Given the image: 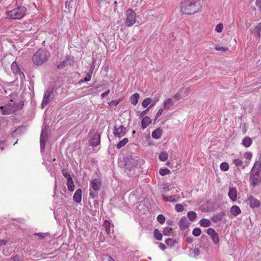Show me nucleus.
<instances>
[{"label":"nucleus","mask_w":261,"mask_h":261,"mask_svg":"<svg viewBox=\"0 0 261 261\" xmlns=\"http://www.w3.org/2000/svg\"><path fill=\"white\" fill-rule=\"evenodd\" d=\"M250 180L251 185H252L253 186L258 185L260 182V179L258 178V177H256L253 174L250 175Z\"/></svg>","instance_id":"4be33fe9"},{"label":"nucleus","mask_w":261,"mask_h":261,"mask_svg":"<svg viewBox=\"0 0 261 261\" xmlns=\"http://www.w3.org/2000/svg\"><path fill=\"white\" fill-rule=\"evenodd\" d=\"M151 122V119L148 116H145L141 121V125L143 129L146 128Z\"/></svg>","instance_id":"f3484780"},{"label":"nucleus","mask_w":261,"mask_h":261,"mask_svg":"<svg viewBox=\"0 0 261 261\" xmlns=\"http://www.w3.org/2000/svg\"><path fill=\"white\" fill-rule=\"evenodd\" d=\"M162 129L158 128L153 131L152 133V137L155 139H159L162 136Z\"/></svg>","instance_id":"a211bd4d"},{"label":"nucleus","mask_w":261,"mask_h":261,"mask_svg":"<svg viewBox=\"0 0 261 261\" xmlns=\"http://www.w3.org/2000/svg\"><path fill=\"white\" fill-rule=\"evenodd\" d=\"M67 186L69 191H73L74 190V185L72 178L67 180Z\"/></svg>","instance_id":"c756f323"},{"label":"nucleus","mask_w":261,"mask_h":261,"mask_svg":"<svg viewBox=\"0 0 261 261\" xmlns=\"http://www.w3.org/2000/svg\"><path fill=\"white\" fill-rule=\"evenodd\" d=\"M157 220L161 224H163L165 221V217L164 215L160 214L157 217Z\"/></svg>","instance_id":"37998d69"},{"label":"nucleus","mask_w":261,"mask_h":261,"mask_svg":"<svg viewBox=\"0 0 261 261\" xmlns=\"http://www.w3.org/2000/svg\"><path fill=\"white\" fill-rule=\"evenodd\" d=\"M101 185V182L99 179L95 178L91 181L89 195L91 198H95L98 196V191Z\"/></svg>","instance_id":"20e7f679"},{"label":"nucleus","mask_w":261,"mask_h":261,"mask_svg":"<svg viewBox=\"0 0 261 261\" xmlns=\"http://www.w3.org/2000/svg\"><path fill=\"white\" fill-rule=\"evenodd\" d=\"M206 232L208 234H209L211 237L212 235H213L216 232L214 229H213L212 228H210L206 230Z\"/></svg>","instance_id":"de8ad7c7"},{"label":"nucleus","mask_w":261,"mask_h":261,"mask_svg":"<svg viewBox=\"0 0 261 261\" xmlns=\"http://www.w3.org/2000/svg\"><path fill=\"white\" fill-rule=\"evenodd\" d=\"M35 234L37 236H38L40 237V238H41V239L43 238V234L42 233H36Z\"/></svg>","instance_id":"69168bd1"},{"label":"nucleus","mask_w":261,"mask_h":261,"mask_svg":"<svg viewBox=\"0 0 261 261\" xmlns=\"http://www.w3.org/2000/svg\"><path fill=\"white\" fill-rule=\"evenodd\" d=\"M53 98V91L52 89H47L44 95V97L41 103V108L43 109Z\"/></svg>","instance_id":"6e6552de"},{"label":"nucleus","mask_w":261,"mask_h":261,"mask_svg":"<svg viewBox=\"0 0 261 261\" xmlns=\"http://www.w3.org/2000/svg\"><path fill=\"white\" fill-rule=\"evenodd\" d=\"M128 142V139L127 138H125L123 139L121 141H120L116 146L117 149H119L121 148L122 147L125 146Z\"/></svg>","instance_id":"bb28decb"},{"label":"nucleus","mask_w":261,"mask_h":261,"mask_svg":"<svg viewBox=\"0 0 261 261\" xmlns=\"http://www.w3.org/2000/svg\"><path fill=\"white\" fill-rule=\"evenodd\" d=\"M149 109V108H148L147 109L142 111L141 113V115H140V117H143L146 114V112H147V111Z\"/></svg>","instance_id":"680f3d73"},{"label":"nucleus","mask_w":261,"mask_h":261,"mask_svg":"<svg viewBox=\"0 0 261 261\" xmlns=\"http://www.w3.org/2000/svg\"><path fill=\"white\" fill-rule=\"evenodd\" d=\"M140 95L138 93H136L132 95L130 97V100L132 104L136 105L138 102Z\"/></svg>","instance_id":"412c9836"},{"label":"nucleus","mask_w":261,"mask_h":261,"mask_svg":"<svg viewBox=\"0 0 261 261\" xmlns=\"http://www.w3.org/2000/svg\"><path fill=\"white\" fill-rule=\"evenodd\" d=\"M109 93H110V90H108V91L102 93L101 94V97L103 98V97H106L107 95H108Z\"/></svg>","instance_id":"4d7b16f0"},{"label":"nucleus","mask_w":261,"mask_h":261,"mask_svg":"<svg viewBox=\"0 0 261 261\" xmlns=\"http://www.w3.org/2000/svg\"><path fill=\"white\" fill-rule=\"evenodd\" d=\"M199 223L201 226L203 227H208L211 225V222L209 219H201Z\"/></svg>","instance_id":"a878e982"},{"label":"nucleus","mask_w":261,"mask_h":261,"mask_svg":"<svg viewBox=\"0 0 261 261\" xmlns=\"http://www.w3.org/2000/svg\"><path fill=\"white\" fill-rule=\"evenodd\" d=\"M100 136L98 134H94L89 140L90 145L95 146L100 143Z\"/></svg>","instance_id":"9b49d317"},{"label":"nucleus","mask_w":261,"mask_h":261,"mask_svg":"<svg viewBox=\"0 0 261 261\" xmlns=\"http://www.w3.org/2000/svg\"><path fill=\"white\" fill-rule=\"evenodd\" d=\"M7 146L6 141H0V149L2 150Z\"/></svg>","instance_id":"09e8293b"},{"label":"nucleus","mask_w":261,"mask_h":261,"mask_svg":"<svg viewBox=\"0 0 261 261\" xmlns=\"http://www.w3.org/2000/svg\"><path fill=\"white\" fill-rule=\"evenodd\" d=\"M174 98H175L177 100L179 99V94L178 93H176L175 96Z\"/></svg>","instance_id":"338daca9"},{"label":"nucleus","mask_w":261,"mask_h":261,"mask_svg":"<svg viewBox=\"0 0 261 261\" xmlns=\"http://www.w3.org/2000/svg\"><path fill=\"white\" fill-rule=\"evenodd\" d=\"M169 197V202H175L178 201V200L180 198L179 196H176V195L170 196Z\"/></svg>","instance_id":"ea45409f"},{"label":"nucleus","mask_w":261,"mask_h":261,"mask_svg":"<svg viewBox=\"0 0 261 261\" xmlns=\"http://www.w3.org/2000/svg\"><path fill=\"white\" fill-rule=\"evenodd\" d=\"M256 28L259 31H261V22L257 24Z\"/></svg>","instance_id":"0e129e2a"},{"label":"nucleus","mask_w":261,"mask_h":261,"mask_svg":"<svg viewBox=\"0 0 261 261\" xmlns=\"http://www.w3.org/2000/svg\"><path fill=\"white\" fill-rule=\"evenodd\" d=\"M203 0H184L180 5L182 13L191 15L198 12L201 8Z\"/></svg>","instance_id":"f257e3e1"},{"label":"nucleus","mask_w":261,"mask_h":261,"mask_svg":"<svg viewBox=\"0 0 261 261\" xmlns=\"http://www.w3.org/2000/svg\"><path fill=\"white\" fill-rule=\"evenodd\" d=\"M92 72H89L87 75L85 77V81L86 82H88L89 81H90L91 80V75H92Z\"/></svg>","instance_id":"603ef678"},{"label":"nucleus","mask_w":261,"mask_h":261,"mask_svg":"<svg viewBox=\"0 0 261 261\" xmlns=\"http://www.w3.org/2000/svg\"><path fill=\"white\" fill-rule=\"evenodd\" d=\"M49 57V53L45 49H39L33 56V63L37 65H41L46 62Z\"/></svg>","instance_id":"7ed1b4c3"},{"label":"nucleus","mask_w":261,"mask_h":261,"mask_svg":"<svg viewBox=\"0 0 261 261\" xmlns=\"http://www.w3.org/2000/svg\"><path fill=\"white\" fill-rule=\"evenodd\" d=\"M230 212L232 215L234 216L239 215L241 213V211L240 207L237 205H233L230 208Z\"/></svg>","instance_id":"6ab92c4d"},{"label":"nucleus","mask_w":261,"mask_h":261,"mask_svg":"<svg viewBox=\"0 0 261 261\" xmlns=\"http://www.w3.org/2000/svg\"><path fill=\"white\" fill-rule=\"evenodd\" d=\"M155 103V101H152V102L150 103V104H151V105H150V106H149V109H150L151 107H153V106H154Z\"/></svg>","instance_id":"774afa93"},{"label":"nucleus","mask_w":261,"mask_h":261,"mask_svg":"<svg viewBox=\"0 0 261 261\" xmlns=\"http://www.w3.org/2000/svg\"><path fill=\"white\" fill-rule=\"evenodd\" d=\"M170 173V171L167 168L161 169L160 170V174L162 176L165 175L166 174H168Z\"/></svg>","instance_id":"a19ab883"},{"label":"nucleus","mask_w":261,"mask_h":261,"mask_svg":"<svg viewBox=\"0 0 261 261\" xmlns=\"http://www.w3.org/2000/svg\"><path fill=\"white\" fill-rule=\"evenodd\" d=\"M152 101V100L150 98H145L142 102V106L144 108H146L149 104L151 103Z\"/></svg>","instance_id":"f704fd0d"},{"label":"nucleus","mask_w":261,"mask_h":261,"mask_svg":"<svg viewBox=\"0 0 261 261\" xmlns=\"http://www.w3.org/2000/svg\"><path fill=\"white\" fill-rule=\"evenodd\" d=\"M17 109V106L12 101L5 106H1L0 109L2 112V115H10L15 112Z\"/></svg>","instance_id":"0eeeda50"},{"label":"nucleus","mask_w":261,"mask_h":261,"mask_svg":"<svg viewBox=\"0 0 261 261\" xmlns=\"http://www.w3.org/2000/svg\"><path fill=\"white\" fill-rule=\"evenodd\" d=\"M174 101L171 98L166 99L164 102V108L166 110H168L174 104Z\"/></svg>","instance_id":"aec40b11"},{"label":"nucleus","mask_w":261,"mask_h":261,"mask_svg":"<svg viewBox=\"0 0 261 261\" xmlns=\"http://www.w3.org/2000/svg\"><path fill=\"white\" fill-rule=\"evenodd\" d=\"M175 242V241L172 239H168L165 241L166 244L170 247L173 246Z\"/></svg>","instance_id":"4c0bfd02"},{"label":"nucleus","mask_w":261,"mask_h":261,"mask_svg":"<svg viewBox=\"0 0 261 261\" xmlns=\"http://www.w3.org/2000/svg\"><path fill=\"white\" fill-rule=\"evenodd\" d=\"M126 17L125 25L127 27H131L134 25L136 21V14L134 10L128 9L125 12Z\"/></svg>","instance_id":"423d86ee"},{"label":"nucleus","mask_w":261,"mask_h":261,"mask_svg":"<svg viewBox=\"0 0 261 261\" xmlns=\"http://www.w3.org/2000/svg\"><path fill=\"white\" fill-rule=\"evenodd\" d=\"M139 158L137 156H127L125 160V168L129 171L134 169L138 165Z\"/></svg>","instance_id":"39448f33"},{"label":"nucleus","mask_w":261,"mask_h":261,"mask_svg":"<svg viewBox=\"0 0 261 261\" xmlns=\"http://www.w3.org/2000/svg\"><path fill=\"white\" fill-rule=\"evenodd\" d=\"M62 174L64 177H65L67 179V180L68 179H71V177L69 174L66 170L63 169L62 170Z\"/></svg>","instance_id":"c03bdc74"},{"label":"nucleus","mask_w":261,"mask_h":261,"mask_svg":"<svg viewBox=\"0 0 261 261\" xmlns=\"http://www.w3.org/2000/svg\"><path fill=\"white\" fill-rule=\"evenodd\" d=\"M261 168V163L259 161L255 162L253 168L252 169V172L255 173L256 176H258L259 171Z\"/></svg>","instance_id":"dca6fc26"},{"label":"nucleus","mask_w":261,"mask_h":261,"mask_svg":"<svg viewBox=\"0 0 261 261\" xmlns=\"http://www.w3.org/2000/svg\"><path fill=\"white\" fill-rule=\"evenodd\" d=\"M73 200L76 202H80L82 200V190L78 189L76 190L73 197Z\"/></svg>","instance_id":"2eb2a0df"},{"label":"nucleus","mask_w":261,"mask_h":261,"mask_svg":"<svg viewBox=\"0 0 261 261\" xmlns=\"http://www.w3.org/2000/svg\"><path fill=\"white\" fill-rule=\"evenodd\" d=\"M154 236L155 238L158 240H161L163 238L162 233L157 229L154 230Z\"/></svg>","instance_id":"2f4dec72"},{"label":"nucleus","mask_w":261,"mask_h":261,"mask_svg":"<svg viewBox=\"0 0 261 261\" xmlns=\"http://www.w3.org/2000/svg\"><path fill=\"white\" fill-rule=\"evenodd\" d=\"M212 239L213 242L217 244L219 242V239L218 237V233L217 232L215 233L211 237Z\"/></svg>","instance_id":"e433bc0d"},{"label":"nucleus","mask_w":261,"mask_h":261,"mask_svg":"<svg viewBox=\"0 0 261 261\" xmlns=\"http://www.w3.org/2000/svg\"><path fill=\"white\" fill-rule=\"evenodd\" d=\"M179 226L181 229L184 230L188 227L189 223L185 217H182L179 221Z\"/></svg>","instance_id":"4468645a"},{"label":"nucleus","mask_w":261,"mask_h":261,"mask_svg":"<svg viewBox=\"0 0 261 261\" xmlns=\"http://www.w3.org/2000/svg\"><path fill=\"white\" fill-rule=\"evenodd\" d=\"M163 112V109H160L159 110V111L157 112L156 116H155V119H156L158 117H159L162 115Z\"/></svg>","instance_id":"864d4df0"},{"label":"nucleus","mask_w":261,"mask_h":261,"mask_svg":"<svg viewBox=\"0 0 261 261\" xmlns=\"http://www.w3.org/2000/svg\"><path fill=\"white\" fill-rule=\"evenodd\" d=\"M126 128L123 125H120L118 128L116 126L114 127L113 129V134L115 137L121 138L125 134Z\"/></svg>","instance_id":"9d476101"},{"label":"nucleus","mask_w":261,"mask_h":261,"mask_svg":"<svg viewBox=\"0 0 261 261\" xmlns=\"http://www.w3.org/2000/svg\"><path fill=\"white\" fill-rule=\"evenodd\" d=\"M228 196L231 200L235 201L237 198V190L234 188H230L228 192Z\"/></svg>","instance_id":"ddd939ff"},{"label":"nucleus","mask_w":261,"mask_h":261,"mask_svg":"<svg viewBox=\"0 0 261 261\" xmlns=\"http://www.w3.org/2000/svg\"><path fill=\"white\" fill-rule=\"evenodd\" d=\"M220 168L222 171H227L229 169V165L226 162H223L221 164Z\"/></svg>","instance_id":"72a5a7b5"},{"label":"nucleus","mask_w":261,"mask_h":261,"mask_svg":"<svg viewBox=\"0 0 261 261\" xmlns=\"http://www.w3.org/2000/svg\"><path fill=\"white\" fill-rule=\"evenodd\" d=\"M159 158L160 161L165 162L167 161L168 158V154L167 152H162L160 153Z\"/></svg>","instance_id":"c85d7f7f"},{"label":"nucleus","mask_w":261,"mask_h":261,"mask_svg":"<svg viewBox=\"0 0 261 261\" xmlns=\"http://www.w3.org/2000/svg\"><path fill=\"white\" fill-rule=\"evenodd\" d=\"M215 49L218 51H225L228 50V48L224 47L216 46Z\"/></svg>","instance_id":"8fccbe9b"},{"label":"nucleus","mask_w":261,"mask_h":261,"mask_svg":"<svg viewBox=\"0 0 261 261\" xmlns=\"http://www.w3.org/2000/svg\"><path fill=\"white\" fill-rule=\"evenodd\" d=\"M255 4L258 8L261 11V0H256Z\"/></svg>","instance_id":"5fc2aeb1"},{"label":"nucleus","mask_w":261,"mask_h":261,"mask_svg":"<svg viewBox=\"0 0 261 261\" xmlns=\"http://www.w3.org/2000/svg\"><path fill=\"white\" fill-rule=\"evenodd\" d=\"M197 216L196 213L194 211H190L188 213L187 217L191 221L195 220Z\"/></svg>","instance_id":"7c9ffc66"},{"label":"nucleus","mask_w":261,"mask_h":261,"mask_svg":"<svg viewBox=\"0 0 261 261\" xmlns=\"http://www.w3.org/2000/svg\"><path fill=\"white\" fill-rule=\"evenodd\" d=\"M27 12V8L24 6H18L17 7L6 12V16L11 19H20L24 17Z\"/></svg>","instance_id":"f03ea898"},{"label":"nucleus","mask_w":261,"mask_h":261,"mask_svg":"<svg viewBox=\"0 0 261 261\" xmlns=\"http://www.w3.org/2000/svg\"><path fill=\"white\" fill-rule=\"evenodd\" d=\"M166 223H167V224H168L169 225H174V222L172 220H168Z\"/></svg>","instance_id":"e2e57ef3"},{"label":"nucleus","mask_w":261,"mask_h":261,"mask_svg":"<svg viewBox=\"0 0 261 261\" xmlns=\"http://www.w3.org/2000/svg\"><path fill=\"white\" fill-rule=\"evenodd\" d=\"M249 200V204L251 207L254 208V207H259L260 205V201L257 200V199L250 196L249 198L248 199Z\"/></svg>","instance_id":"f8f14e48"},{"label":"nucleus","mask_w":261,"mask_h":261,"mask_svg":"<svg viewBox=\"0 0 261 261\" xmlns=\"http://www.w3.org/2000/svg\"><path fill=\"white\" fill-rule=\"evenodd\" d=\"M175 209L177 212H181L184 211V206L181 204H176Z\"/></svg>","instance_id":"79ce46f5"},{"label":"nucleus","mask_w":261,"mask_h":261,"mask_svg":"<svg viewBox=\"0 0 261 261\" xmlns=\"http://www.w3.org/2000/svg\"><path fill=\"white\" fill-rule=\"evenodd\" d=\"M105 230L108 234L110 233V223L108 221H105Z\"/></svg>","instance_id":"c9c22d12"},{"label":"nucleus","mask_w":261,"mask_h":261,"mask_svg":"<svg viewBox=\"0 0 261 261\" xmlns=\"http://www.w3.org/2000/svg\"><path fill=\"white\" fill-rule=\"evenodd\" d=\"M199 252V250L198 248H195L193 250V253L196 255H198Z\"/></svg>","instance_id":"052dcab7"},{"label":"nucleus","mask_w":261,"mask_h":261,"mask_svg":"<svg viewBox=\"0 0 261 261\" xmlns=\"http://www.w3.org/2000/svg\"><path fill=\"white\" fill-rule=\"evenodd\" d=\"M192 234L195 237H198L201 234V229L199 228H195L192 231Z\"/></svg>","instance_id":"58836bf2"},{"label":"nucleus","mask_w":261,"mask_h":261,"mask_svg":"<svg viewBox=\"0 0 261 261\" xmlns=\"http://www.w3.org/2000/svg\"><path fill=\"white\" fill-rule=\"evenodd\" d=\"M173 231V228L172 227H167L164 228L163 233L165 236L170 235Z\"/></svg>","instance_id":"473e14b6"},{"label":"nucleus","mask_w":261,"mask_h":261,"mask_svg":"<svg viewBox=\"0 0 261 261\" xmlns=\"http://www.w3.org/2000/svg\"><path fill=\"white\" fill-rule=\"evenodd\" d=\"M44 131V129H42L40 139V149L42 151H43L45 148V138L43 136Z\"/></svg>","instance_id":"5701e85b"},{"label":"nucleus","mask_w":261,"mask_h":261,"mask_svg":"<svg viewBox=\"0 0 261 261\" xmlns=\"http://www.w3.org/2000/svg\"><path fill=\"white\" fill-rule=\"evenodd\" d=\"M11 69L14 73H20V70L19 68L17 63L16 62H13L11 65Z\"/></svg>","instance_id":"cd10ccee"},{"label":"nucleus","mask_w":261,"mask_h":261,"mask_svg":"<svg viewBox=\"0 0 261 261\" xmlns=\"http://www.w3.org/2000/svg\"><path fill=\"white\" fill-rule=\"evenodd\" d=\"M159 247L162 250H165L166 249V246L164 244L160 243Z\"/></svg>","instance_id":"13d9d810"},{"label":"nucleus","mask_w":261,"mask_h":261,"mask_svg":"<svg viewBox=\"0 0 261 261\" xmlns=\"http://www.w3.org/2000/svg\"><path fill=\"white\" fill-rule=\"evenodd\" d=\"M8 241L6 240H0V246H5Z\"/></svg>","instance_id":"6e6d98bb"},{"label":"nucleus","mask_w":261,"mask_h":261,"mask_svg":"<svg viewBox=\"0 0 261 261\" xmlns=\"http://www.w3.org/2000/svg\"><path fill=\"white\" fill-rule=\"evenodd\" d=\"M252 143V140L248 137H246L242 141V145L246 147L250 146Z\"/></svg>","instance_id":"b1692460"},{"label":"nucleus","mask_w":261,"mask_h":261,"mask_svg":"<svg viewBox=\"0 0 261 261\" xmlns=\"http://www.w3.org/2000/svg\"><path fill=\"white\" fill-rule=\"evenodd\" d=\"M232 163L237 167H242V169H243L245 168L246 166L243 165V162L242 160L239 159H234Z\"/></svg>","instance_id":"393cba45"},{"label":"nucleus","mask_w":261,"mask_h":261,"mask_svg":"<svg viewBox=\"0 0 261 261\" xmlns=\"http://www.w3.org/2000/svg\"><path fill=\"white\" fill-rule=\"evenodd\" d=\"M74 58L72 57H67L64 61H62L57 65V68L59 69H65L68 65H71L74 63Z\"/></svg>","instance_id":"1a4fd4ad"},{"label":"nucleus","mask_w":261,"mask_h":261,"mask_svg":"<svg viewBox=\"0 0 261 261\" xmlns=\"http://www.w3.org/2000/svg\"><path fill=\"white\" fill-rule=\"evenodd\" d=\"M3 261H22L18 255H15L9 259L3 260Z\"/></svg>","instance_id":"49530a36"},{"label":"nucleus","mask_w":261,"mask_h":261,"mask_svg":"<svg viewBox=\"0 0 261 261\" xmlns=\"http://www.w3.org/2000/svg\"><path fill=\"white\" fill-rule=\"evenodd\" d=\"M223 29V25L222 23L218 24L215 28V31L218 33H221Z\"/></svg>","instance_id":"a18cd8bd"},{"label":"nucleus","mask_w":261,"mask_h":261,"mask_svg":"<svg viewBox=\"0 0 261 261\" xmlns=\"http://www.w3.org/2000/svg\"><path fill=\"white\" fill-rule=\"evenodd\" d=\"M252 157V153L251 152H246L245 154V158L248 160H251Z\"/></svg>","instance_id":"3c124183"},{"label":"nucleus","mask_w":261,"mask_h":261,"mask_svg":"<svg viewBox=\"0 0 261 261\" xmlns=\"http://www.w3.org/2000/svg\"><path fill=\"white\" fill-rule=\"evenodd\" d=\"M162 197H163V199L164 201H169V196H166V195H163L162 196Z\"/></svg>","instance_id":"bf43d9fd"}]
</instances>
